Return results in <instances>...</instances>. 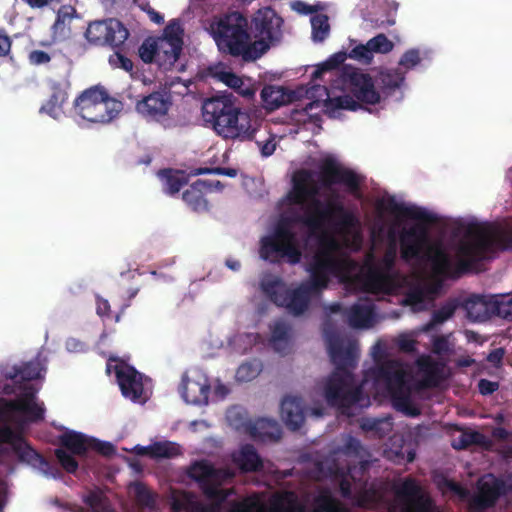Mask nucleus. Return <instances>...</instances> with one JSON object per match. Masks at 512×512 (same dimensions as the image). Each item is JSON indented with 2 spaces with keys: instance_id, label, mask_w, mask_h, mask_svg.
<instances>
[{
  "instance_id": "16",
  "label": "nucleus",
  "mask_w": 512,
  "mask_h": 512,
  "mask_svg": "<svg viewBox=\"0 0 512 512\" xmlns=\"http://www.w3.org/2000/svg\"><path fill=\"white\" fill-rule=\"evenodd\" d=\"M129 36L124 24L114 18L91 22L85 32L86 39L95 45L121 47Z\"/></svg>"
},
{
  "instance_id": "19",
  "label": "nucleus",
  "mask_w": 512,
  "mask_h": 512,
  "mask_svg": "<svg viewBox=\"0 0 512 512\" xmlns=\"http://www.w3.org/2000/svg\"><path fill=\"white\" fill-rule=\"evenodd\" d=\"M395 494L406 505L401 512H431L432 500L423 493L415 479L405 478L395 487Z\"/></svg>"
},
{
  "instance_id": "33",
  "label": "nucleus",
  "mask_w": 512,
  "mask_h": 512,
  "mask_svg": "<svg viewBox=\"0 0 512 512\" xmlns=\"http://www.w3.org/2000/svg\"><path fill=\"white\" fill-rule=\"evenodd\" d=\"M313 288L302 282L297 288L288 293V311L294 316L303 314L309 306L312 296L318 295Z\"/></svg>"
},
{
  "instance_id": "12",
  "label": "nucleus",
  "mask_w": 512,
  "mask_h": 512,
  "mask_svg": "<svg viewBox=\"0 0 512 512\" xmlns=\"http://www.w3.org/2000/svg\"><path fill=\"white\" fill-rule=\"evenodd\" d=\"M188 476L198 483L207 498L222 502L226 499L227 493L219 486L232 479L234 473L229 469L216 468L207 460H200L190 466Z\"/></svg>"
},
{
  "instance_id": "28",
  "label": "nucleus",
  "mask_w": 512,
  "mask_h": 512,
  "mask_svg": "<svg viewBox=\"0 0 512 512\" xmlns=\"http://www.w3.org/2000/svg\"><path fill=\"white\" fill-rule=\"evenodd\" d=\"M491 295H471L461 301V307L466 311L467 317L475 322H483L493 316Z\"/></svg>"
},
{
  "instance_id": "35",
  "label": "nucleus",
  "mask_w": 512,
  "mask_h": 512,
  "mask_svg": "<svg viewBox=\"0 0 512 512\" xmlns=\"http://www.w3.org/2000/svg\"><path fill=\"white\" fill-rule=\"evenodd\" d=\"M233 461L244 473L259 472L263 469V461L251 444L243 445L239 453L233 456Z\"/></svg>"
},
{
  "instance_id": "32",
  "label": "nucleus",
  "mask_w": 512,
  "mask_h": 512,
  "mask_svg": "<svg viewBox=\"0 0 512 512\" xmlns=\"http://www.w3.org/2000/svg\"><path fill=\"white\" fill-rule=\"evenodd\" d=\"M133 451L138 456H148L151 459H170L181 455L180 446L171 441H159L148 446L136 445Z\"/></svg>"
},
{
  "instance_id": "55",
  "label": "nucleus",
  "mask_w": 512,
  "mask_h": 512,
  "mask_svg": "<svg viewBox=\"0 0 512 512\" xmlns=\"http://www.w3.org/2000/svg\"><path fill=\"white\" fill-rule=\"evenodd\" d=\"M348 57L363 64H370L373 60V55L371 53L370 47L368 46V43L355 46L348 53Z\"/></svg>"
},
{
  "instance_id": "3",
  "label": "nucleus",
  "mask_w": 512,
  "mask_h": 512,
  "mask_svg": "<svg viewBox=\"0 0 512 512\" xmlns=\"http://www.w3.org/2000/svg\"><path fill=\"white\" fill-rule=\"evenodd\" d=\"M334 89H348L351 95H342L331 98L326 86L315 84L309 93L314 97V91L323 92L327 98L323 101L324 112L332 117L339 110L356 111L361 107L360 103L375 105L380 102V93L375 88V83L369 74L361 72L351 66H343L337 72V79H330Z\"/></svg>"
},
{
  "instance_id": "1",
  "label": "nucleus",
  "mask_w": 512,
  "mask_h": 512,
  "mask_svg": "<svg viewBox=\"0 0 512 512\" xmlns=\"http://www.w3.org/2000/svg\"><path fill=\"white\" fill-rule=\"evenodd\" d=\"M385 209L399 218L416 220L417 223L404 228L400 233V253L405 261L426 260L435 274L457 279L476 269L479 262L489 259L496 249H512V230H493L480 224H469L464 236L456 245L457 261L441 244H433L429 238L428 224L437 222L435 214L415 205L399 203L390 197Z\"/></svg>"
},
{
  "instance_id": "22",
  "label": "nucleus",
  "mask_w": 512,
  "mask_h": 512,
  "mask_svg": "<svg viewBox=\"0 0 512 512\" xmlns=\"http://www.w3.org/2000/svg\"><path fill=\"white\" fill-rule=\"evenodd\" d=\"M115 374L122 395L132 401L139 400L144 390L141 374L123 362L115 365Z\"/></svg>"
},
{
  "instance_id": "36",
  "label": "nucleus",
  "mask_w": 512,
  "mask_h": 512,
  "mask_svg": "<svg viewBox=\"0 0 512 512\" xmlns=\"http://www.w3.org/2000/svg\"><path fill=\"white\" fill-rule=\"evenodd\" d=\"M76 17V9L70 5H62L56 14L52 25V38L55 41H62L70 37L71 23Z\"/></svg>"
},
{
  "instance_id": "21",
  "label": "nucleus",
  "mask_w": 512,
  "mask_h": 512,
  "mask_svg": "<svg viewBox=\"0 0 512 512\" xmlns=\"http://www.w3.org/2000/svg\"><path fill=\"white\" fill-rule=\"evenodd\" d=\"M179 392L186 403L207 404L210 393L208 377L200 371H194L191 376L183 374Z\"/></svg>"
},
{
  "instance_id": "41",
  "label": "nucleus",
  "mask_w": 512,
  "mask_h": 512,
  "mask_svg": "<svg viewBox=\"0 0 512 512\" xmlns=\"http://www.w3.org/2000/svg\"><path fill=\"white\" fill-rule=\"evenodd\" d=\"M348 54L346 52H337L330 56L326 61L322 62L317 66L315 71L312 73L311 80L316 82L321 80L325 73H331L337 79L338 67L346 60ZM342 69H340L341 71Z\"/></svg>"
},
{
  "instance_id": "4",
  "label": "nucleus",
  "mask_w": 512,
  "mask_h": 512,
  "mask_svg": "<svg viewBox=\"0 0 512 512\" xmlns=\"http://www.w3.org/2000/svg\"><path fill=\"white\" fill-rule=\"evenodd\" d=\"M207 31L221 54L253 62L251 51L250 22L239 11L214 15L208 21Z\"/></svg>"
},
{
  "instance_id": "13",
  "label": "nucleus",
  "mask_w": 512,
  "mask_h": 512,
  "mask_svg": "<svg viewBox=\"0 0 512 512\" xmlns=\"http://www.w3.org/2000/svg\"><path fill=\"white\" fill-rule=\"evenodd\" d=\"M319 177L324 188L343 185L351 195L356 198L361 197V186L365 177L342 165L332 156H327L320 161Z\"/></svg>"
},
{
  "instance_id": "54",
  "label": "nucleus",
  "mask_w": 512,
  "mask_h": 512,
  "mask_svg": "<svg viewBox=\"0 0 512 512\" xmlns=\"http://www.w3.org/2000/svg\"><path fill=\"white\" fill-rule=\"evenodd\" d=\"M136 501L145 507H153L155 499L147 486L141 482H137L134 486Z\"/></svg>"
},
{
  "instance_id": "61",
  "label": "nucleus",
  "mask_w": 512,
  "mask_h": 512,
  "mask_svg": "<svg viewBox=\"0 0 512 512\" xmlns=\"http://www.w3.org/2000/svg\"><path fill=\"white\" fill-rule=\"evenodd\" d=\"M363 450L361 442L354 437H349L343 447V452L346 455L359 456Z\"/></svg>"
},
{
  "instance_id": "34",
  "label": "nucleus",
  "mask_w": 512,
  "mask_h": 512,
  "mask_svg": "<svg viewBox=\"0 0 512 512\" xmlns=\"http://www.w3.org/2000/svg\"><path fill=\"white\" fill-rule=\"evenodd\" d=\"M232 104V101L226 97H213L206 99L202 105L203 120L214 129L219 122V118L228 111Z\"/></svg>"
},
{
  "instance_id": "43",
  "label": "nucleus",
  "mask_w": 512,
  "mask_h": 512,
  "mask_svg": "<svg viewBox=\"0 0 512 512\" xmlns=\"http://www.w3.org/2000/svg\"><path fill=\"white\" fill-rule=\"evenodd\" d=\"M419 366L423 372L421 386L424 388L437 387L442 380V366L439 363L430 360L420 362Z\"/></svg>"
},
{
  "instance_id": "20",
  "label": "nucleus",
  "mask_w": 512,
  "mask_h": 512,
  "mask_svg": "<svg viewBox=\"0 0 512 512\" xmlns=\"http://www.w3.org/2000/svg\"><path fill=\"white\" fill-rule=\"evenodd\" d=\"M172 106V97L165 90L154 91L143 96L135 104V110L148 121H160L165 118Z\"/></svg>"
},
{
  "instance_id": "29",
  "label": "nucleus",
  "mask_w": 512,
  "mask_h": 512,
  "mask_svg": "<svg viewBox=\"0 0 512 512\" xmlns=\"http://www.w3.org/2000/svg\"><path fill=\"white\" fill-rule=\"evenodd\" d=\"M296 93L281 86L268 85L261 91V99L266 110L274 111L296 100Z\"/></svg>"
},
{
  "instance_id": "6",
  "label": "nucleus",
  "mask_w": 512,
  "mask_h": 512,
  "mask_svg": "<svg viewBox=\"0 0 512 512\" xmlns=\"http://www.w3.org/2000/svg\"><path fill=\"white\" fill-rule=\"evenodd\" d=\"M320 248L312 257L306 270L309 279L305 281L316 293H322L331 280V276H343L350 273L356 263L348 258H336L333 251L337 243L333 237L328 235L320 236Z\"/></svg>"
},
{
  "instance_id": "30",
  "label": "nucleus",
  "mask_w": 512,
  "mask_h": 512,
  "mask_svg": "<svg viewBox=\"0 0 512 512\" xmlns=\"http://www.w3.org/2000/svg\"><path fill=\"white\" fill-rule=\"evenodd\" d=\"M343 315L347 317L349 325L353 328H369L375 320V306L366 301L355 303L345 309Z\"/></svg>"
},
{
  "instance_id": "53",
  "label": "nucleus",
  "mask_w": 512,
  "mask_h": 512,
  "mask_svg": "<svg viewBox=\"0 0 512 512\" xmlns=\"http://www.w3.org/2000/svg\"><path fill=\"white\" fill-rule=\"evenodd\" d=\"M372 55L374 53L387 54L392 51L394 44L385 34H378L371 38L368 42Z\"/></svg>"
},
{
  "instance_id": "59",
  "label": "nucleus",
  "mask_w": 512,
  "mask_h": 512,
  "mask_svg": "<svg viewBox=\"0 0 512 512\" xmlns=\"http://www.w3.org/2000/svg\"><path fill=\"white\" fill-rule=\"evenodd\" d=\"M90 451H95L105 457H111L116 453L115 446L112 443L94 437H91L90 440Z\"/></svg>"
},
{
  "instance_id": "27",
  "label": "nucleus",
  "mask_w": 512,
  "mask_h": 512,
  "mask_svg": "<svg viewBox=\"0 0 512 512\" xmlns=\"http://www.w3.org/2000/svg\"><path fill=\"white\" fill-rule=\"evenodd\" d=\"M280 413L286 427L291 431L299 430L304 424V407L300 397H285L281 402Z\"/></svg>"
},
{
  "instance_id": "24",
  "label": "nucleus",
  "mask_w": 512,
  "mask_h": 512,
  "mask_svg": "<svg viewBox=\"0 0 512 512\" xmlns=\"http://www.w3.org/2000/svg\"><path fill=\"white\" fill-rule=\"evenodd\" d=\"M505 482L489 475L479 483L478 494L474 498V504L481 509L493 507L496 501L505 494Z\"/></svg>"
},
{
  "instance_id": "49",
  "label": "nucleus",
  "mask_w": 512,
  "mask_h": 512,
  "mask_svg": "<svg viewBox=\"0 0 512 512\" xmlns=\"http://www.w3.org/2000/svg\"><path fill=\"white\" fill-rule=\"evenodd\" d=\"M315 503L316 507L313 512H349L347 507L329 493L320 494L315 499Z\"/></svg>"
},
{
  "instance_id": "26",
  "label": "nucleus",
  "mask_w": 512,
  "mask_h": 512,
  "mask_svg": "<svg viewBox=\"0 0 512 512\" xmlns=\"http://www.w3.org/2000/svg\"><path fill=\"white\" fill-rule=\"evenodd\" d=\"M340 195L333 191L328 199L332 217L334 219V228L340 232H348L358 224L356 215L347 209L339 200Z\"/></svg>"
},
{
  "instance_id": "58",
  "label": "nucleus",
  "mask_w": 512,
  "mask_h": 512,
  "mask_svg": "<svg viewBox=\"0 0 512 512\" xmlns=\"http://www.w3.org/2000/svg\"><path fill=\"white\" fill-rule=\"evenodd\" d=\"M421 62L419 49L412 48L405 51L399 60V65L406 70L413 69Z\"/></svg>"
},
{
  "instance_id": "51",
  "label": "nucleus",
  "mask_w": 512,
  "mask_h": 512,
  "mask_svg": "<svg viewBox=\"0 0 512 512\" xmlns=\"http://www.w3.org/2000/svg\"><path fill=\"white\" fill-rule=\"evenodd\" d=\"M312 37L314 41H323L329 34L328 17L320 14L311 18Z\"/></svg>"
},
{
  "instance_id": "45",
  "label": "nucleus",
  "mask_w": 512,
  "mask_h": 512,
  "mask_svg": "<svg viewBox=\"0 0 512 512\" xmlns=\"http://www.w3.org/2000/svg\"><path fill=\"white\" fill-rule=\"evenodd\" d=\"M263 291L277 306L287 308L290 290L285 289L279 280L264 283Z\"/></svg>"
},
{
  "instance_id": "2",
  "label": "nucleus",
  "mask_w": 512,
  "mask_h": 512,
  "mask_svg": "<svg viewBox=\"0 0 512 512\" xmlns=\"http://www.w3.org/2000/svg\"><path fill=\"white\" fill-rule=\"evenodd\" d=\"M328 353L335 370L328 377L324 396L330 406L350 408L362 398V389L355 385L351 369L357 366L359 351L355 343L344 346L343 341L336 335L328 337Z\"/></svg>"
},
{
  "instance_id": "5",
  "label": "nucleus",
  "mask_w": 512,
  "mask_h": 512,
  "mask_svg": "<svg viewBox=\"0 0 512 512\" xmlns=\"http://www.w3.org/2000/svg\"><path fill=\"white\" fill-rule=\"evenodd\" d=\"M318 194L319 188L314 183L312 171L300 169L293 174L292 189L287 194V200L290 204L298 206H303L308 202L306 221L311 235L323 233L327 226L334 227L328 200L321 201L317 197Z\"/></svg>"
},
{
  "instance_id": "23",
  "label": "nucleus",
  "mask_w": 512,
  "mask_h": 512,
  "mask_svg": "<svg viewBox=\"0 0 512 512\" xmlns=\"http://www.w3.org/2000/svg\"><path fill=\"white\" fill-rule=\"evenodd\" d=\"M36 390L32 387H25L23 393L15 400L7 401V410L25 415L31 422L43 420L45 409L42 404L35 401Z\"/></svg>"
},
{
  "instance_id": "52",
  "label": "nucleus",
  "mask_w": 512,
  "mask_h": 512,
  "mask_svg": "<svg viewBox=\"0 0 512 512\" xmlns=\"http://www.w3.org/2000/svg\"><path fill=\"white\" fill-rule=\"evenodd\" d=\"M461 434L464 437V441L468 448L472 445H476L485 450H490L493 446L492 440L479 431L466 430Z\"/></svg>"
},
{
  "instance_id": "64",
  "label": "nucleus",
  "mask_w": 512,
  "mask_h": 512,
  "mask_svg": "<svg viewBox=\"0 0 512 512\" xmlns=\"http://www.w3.org/2000/svg\"><path fill=\"white\" fill-rule=\"evenodd\" d=\"M499 389V383L496 381H490L488 379H480L478 382L479 393L483 396L493 394Z\"/></svg>"
},
{
  "instance_id": "9",
  "label": "nucleus",
  "mask_w": 512,
  "mask_h": 512,
  "mask_svg": "<svg viewBox=\"0 0 512 512\" xmlns=\"http://www.w3.org/2000/svg\"><path fill=\"white\" fill-rule=\"evenodd\" d=\"M121 103L100 86L83 91L74 101L76 113L92 123H109L119 113Z\"/></svg>"
},
{
  "instance_id": "39",
  "label": "nucleus",
  "mask_w": 512,
  "mask_h": 512,
  "mask_svg": "<svg viewBox=\"0 0 512 512\" xmlns=\"http://www.w3.org/2000/svg\"><path fill=\"white\" fill-rule=\"evenodd\" d=\"M298 504L294 499L288 498L287 496H277L271 503L270 511L260 509L255 511L251 506L246 504L235 505L230 512H296Z\"/></svg>"
},
{
  "instance_id": "31",
  "label": "nucleus",
  "mask_w": 512,
  "mask_h": 512,
  "mask_svg": "<svg viewBox=\"0 0 512 512\" xmlns=\"http://www.w3.org/2000/svg\"><path fill=\"white\" fill-rule=\"evenodd\" d=\"M210 186L211 183H208L207 180H196L183 192V201L195 212L207 211L208 201L205 194Z\"/></svg>"
},
{
  "instance_id": "14",
  "label": "nucleus",
  "mask_w": 512,
  "mask_h": 512,
  "mask_svg": "<svg viewBox=\"0 0 512 512\" xmlns=\"http://www.w3.org/2000/svg\"><path fill=\"white\" fill-rule=\"evenodd\" d=\"M396 249L388 248L382 258L376 263H369L365 272V287L371 293L390 294L396 288L393 268L395 265Z\"/></svg>"
},
{
  "instance_id": "46",
  "label": "nucleus",
  "mask_w": 512,
  "mask_h": 512,
  "mask_svg": "<svg viewBox=\"0 0 512 512\" xmlns=\"http://www.w3.org/2000/svg\"><path fill=\"white\" fill-rule=\"evenodd\" d=\"M393 423L390 418H365L361 428L366 432H372L378 438L385 437L392 430Z\"/></svg>"
},
{
  "instance_id": "17",
  "label": "nucleus",
  "mask_w": 512,
  "mask_h": 512,
  "mask_svg": "<svg viewBox=\"0 0 512 512\" xmlns=\"http://www.w3.org/2000/svg\"><path fill=\"white\" fill-rule=\"evenodd\" d=\"M214 131L223 138L239 139L241 141L253 139L256 132L252 128L249 115L242 112L234 104L219 118Z\"/></svg>"
},
{
  "instance_id": "25",
  "label": "nucleus",
  "mask_w": 512,
  "mask_h": 512,
  "mask_svg": "<svg viewBox=\"0 0 512 512\" xmlns=\"http://www.w3.org/2000/svg\"><path fill=\"white\" fill-rule=\"evenodd\" d=\"M70 86L68 79L52 81L50 84L51 95L46 103L41 106L40 113H46L54 119L58 118L63 105L68 100Z\"/></svg>"
},
{
  "instance_id": "11",
  "label": "nucleus",
  "mask_w": 512,
  "mask_h": 512,
  "mask_svg": "<svg viewBox=\"0 0 512 512\" xmlns=\"http://www.w3.org/2000/svg\"><path fill=\"white\" fill-rule=\"evenodd\" d=\"M12 451L20 461L27 462L40 470L44 475L56 477L59 473L56 465L34 450L21 433L9 426L0 428V455H8Z\"/></svg>"
},
{
  "instance_id": "38",
  "label": "nucleus",
  "mask_w": 512,
  "mask_h": 512,
  "mask_svg": "<svg viewBox=\"0 0 512 512\" xmlns=\"http://www.w3.org/2000/svg\"><path fill=\"white\" fill-rule=\"evenodd\" d=\"M404 79L400 69H384L379 72L376 83L383 94L389 95L402 85Z\"/></svg>"
},
{
  "instance_id": "48",
  "label": "nucleus",
  "mask_w": 512,
  "mask_h": 512,
  "mask_svg": "<svg viewBox=\"0 0 512 512\" xmlns=\"http://www.w3.org/2000/svg\"><path fill=\"white\" fill-rule=\"evenodd\" d=\"M461 307V300L457 297L449 298L432 314V324H442L450 319L456 310Z\"/></svg>"
},
{
  "instance_id": "42",
  "label": "nucleus",
  "mask_w": 512,
  "mask_h": 512,
  "mask_svg": "<svg viewBox=\"0 0 512 512\" xmlns=\"http://www.w3.org/2000/svg\"><path fill=\"white\" fill-rule=\"evenodd\" d=\"M43 368L39 361H29L20 367H14L7 377L18 381H32L41 377Z\"/></svg>"
},
{
  "instance_id": "56",
  "label": "nucleus",
  "mask_w": 512,
  "mask_h": 512,
  "mask_svg": "<svg viewBox=\"0 0 512 512\" xmlns=\"http://www.w3.org/2000/svg\"><path fill=\"white\" fill-rule=\"evenodd\" d=\"M260 372V368L257 364L254 363H243L241 364L236 371V378L239 381H250L258 376Z\"/></svg>"
},
{
  "instance_id": "18",
  "label": "nucleus",
  "mask_w": 512,
  "mask_h": 512,
  "mask_svg": "<svg viewBox=\"0 0 512 512\" xmlns=\"http://www.w3.org/2000/svg\"><path fill=\"white\" fill-rule=\"evenodd\" d=\"M183 30L177 24L168 25L161 37H157L156 64L164 71L172 69L183 47Z\"/></svg>"
},
{
  "instance_id": "44",
  "label": "nucleus",
  "mask_w": 512,
  "mask_h": 512,
  "mask_svg": "<svg viewBox=\"0 0 512 512\" xmlns=\"http://www.w3.org/2000/svg\"><path fill=\"white\" fill-rule=\"evenodd\" d=\"M83 501L91 509V512H114L109 498L100 489L89 491Z\"/></svg>"
},
{
  "instance_id": "10",
  "label": "nucleus",
  "mask_w": 512,
  "mask_h": 512,
  "mask_svg": "<svg viewBox=\"0 0 512 512\" xmlns=\"http://www.w3.org/2000/svg\"><path fill=\"white\" fill-rule=\"evenodd\" d=\"M259 253L262 259L273 264L286 258L288 263L295 265L302 258V251L298 245L296 233L290 226L280 221L272 235L262 238Z\"/></svg>"
},
{
  "instance_id": "62",
  "label": "nucleus",
  "mask_w": 512,
  "mask_h": 512,
  "mask_svg": "<svg viewBox=\"0 0 512 512\" xmlns=\"http://www.w3.org/2000/svg\"><path fill=\"white\" fill-rule=\"evenodd\" d=\"M28 60L32 65L47 64L51 60V56L42 50H33L28 55Z\"/></svg>"
},
{
  "instance_id": "8",
  "label": "nucleus",
  "mask_w": 512,
  "mask_h": 512,
  "mask_svg": "<svg viewBox=\"0 0 512 512\" xmlns=\"http://www.w3.org/2000/svg\"><path fill=\"white\" fill-rule=\"evenodd\" d=\"M249 22L254 62L281 41L283 19L271 7H263L253 14Z\"/></svg>"
},
{
  "instance_id": "7",
  "label": "nucleus",
  "mask_w": 512,
  "mask_h": 512,
  "mask_svg": "<svg viewBox=\"0 0 512 512\" xmlns=\"http://www.w3.org/2000/svg\"><path fill=\"white\" fill-rule=\"evenodd\" d=\"M375 380L383 383L392 404L397 411L409 417L421 414L411 399V388L407 381V373L399 360H386L373 371Z\"/></svg>"
},
{
  "instance_id": "15",
  "label": "nucleus",
  "mask_w": 512,
  "mask_h": 512,
  "mask_svg": "<svg viewBox=\"0 0 512 512\" xmlns=\"http://www.w3.org/2000/svg\"><path fill=\"white\" fill-rule=\"evenodd\" d=\"M91 437L74 430H67L58 437L61 448L55 449V456L61 467L68 473L74 474L78 469L76 456H86L90 451Z\"/></svg>"
},
{
  "instance_id": "40",
  "label": "nucleus",
  "mask_w": 512,
  "mask_h": 512,
  "mask_svg": "<svg viewBox=\"0 0 512 512\" xmlns=\"http://www.w3.org/2000/svg\"><path fill=\"white\" fill-rule=\"evenodd\" d=\"M159 177L163 182V190L168 195L179 193L181 188L187 184L188 179L182 171L163 169L159 171Z\"/></svg>"
},
{
  "instance_id": "57",
  "label": "nucleus",
  "mask_w": 512,
  "mask_h": 512,
  "mask_svg": "<svg viewBox=\"0 0 512 512\" xmlns=\"http://www.w3.org/2000/svg\"><path fill=\"white\" fill-rule=\"evenodd\" d=\"M108 61L113 68H119L129 73L133 71L134 64L132 60L119 51H115L112 55H110Z\"/></svg>"
},
{
  "instance_id": "47",
  "label": "nucleus",
  "mask_w": 512,
  "mask_h": 512,
  "mask_svg": "<svg viewBox=\"0 0 512 512\" xmlns=\"http://www.w3.org/2000/svg\"><path fill=\"white\" fill-rule=\"evenodd\" d=\"M493 316L512 320V294L491 295Z\"/></svg>"
},
{
  "instance_id": "60",
  "label": "nucleus",
  "mask_w": 512,
  "mask_h": 512,
  "mask_svg": "<svg viewBox=\"0 0 512 512\" xmlns=\"http://www.w3.org/2000/svg\"><path fill=\"white\" fill-rule=\"evenodd\" d=\"M306 217H307L306 209L304 210V212L302 214H299L296 212L292 213L289 211L286 215L282 216L279 221L290 226L291 228L295 224H302L305 227H307Z\"/></svg>"
},
{
  "instance_id": "63",
  "label": "nucleus",
  "mask_w": 512,
  "mask_h": 512,
  "mask_svg": "<svg viewBox=\"0 0 512 512\" xmlns=\"http://www.w3.org/2000/svg\"><path fill=\"white\" fill-rule=\"evenodd\" d=\"M96 313L101 318L109 319L111 317V307L107 299L96 296Z\"/></svg>"
},
{
  "instance_id": "50",
  "label": "nucleus",
  "mask_w": 512,
  "mask_h": 512,
  "mask_svg": "<svg viewBox=\"0 0 512 512\" xmlns=\"http://www.w3.org/2000/svg\"><path fill=\"white\" fill-rule=\"evenodd\" d=\"M157 37H147L138 48L140 59L146 63H156Z\"/></svg>"
},
{
  "instance_id": "37",
  "label": "nucleus",
  "mask_w": 512,
  "mask_h": 512,
  "mask_svg": "<svg viewBox=\"0 0 512 512\" xmlns=\"http://www.w3.org/2000/svg\"><path fill=\"white\" fill-rule=\"evenodd\" d=\"M249 431L252 437L262 441H278L282 435L281 428L277 421L266 418L256 420L254 424L250 426Z\"/></svg>"
}]
</instances>
